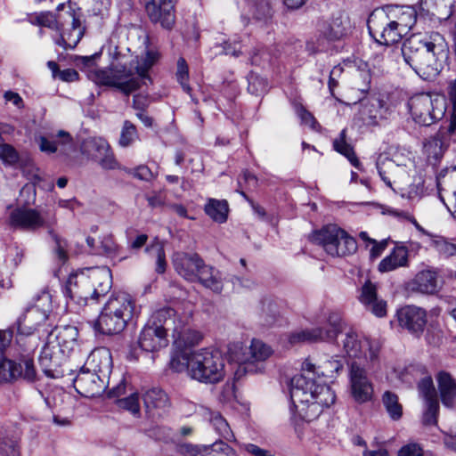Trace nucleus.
<instances>
[{"label": "nucleus", "mask_w": 456, "mask_h": 456, "mask_svg": "<svg viewBox=\"0 0 456 456\" xmlns=\"http://www.w3.org/2000/svg\"><path fill=\"white\" fill-rule=\"evenodd\" d=\"M204 287L219 293L223 289V282L220 273L212 266L203 263L198 276V280Z\"/></svg>", "instance_id": "nucleus-40"}, {"label": "nucleus", "mask_w": 456, "mask_h": 456, "mask_svg": "<svg viewBox=\"0 0 456 456\" xmlns=\"http://www.w3.org/2000/svg\"><path fill=\"white\" fill-rule=\"evenodd\" d=\"M287 338L291 346L302 343H314L326 339L325 334L321 328L297 330L289 333Z\"/></svg>", "instance_id": "nucleus-39"}, {"label": "nucleus", "mask_w": 456, "mask_h": 456, "mask_svg": "<svg viewBox=\"0 0 456 456\" xmlns=\"http://www.w3.org/2000/svg\"><path fill=\"white\" fill-rule=\"evenodd\" d=\"M0 159L4 163L13 165L18 162L19 155L16 150L10 144H0Z\"/></svg>", "instance_id": "nucleus-58"}, {"label": "nucleus", "mask_w": 456, "mask_h": 456, "mask_svg": "<svg viewBox=\"0 0 456 456\" xmlns=\"http://www.w3.org/2000/svg\"><path fill=\"white\" fill-rule=\"evenodd\" d=\"M56 223L53 216L51 220L45 221L41 213L35 208L20 207L10 212L8 224L14 229L24 231H36L45 226H51Z\"/></svg>", "instance_id": "nucleus-16"}, {"label": "nucleus", "mask_w": 456, "mask_h": 456, "mask_svg": "<svg viewBox=\"0 0 456 456\" xmlns=\"http://www.w3.org/2000/svg\"><path fill=\"white\" fill-rule=\"evenodd\" d=\"M207 449L210 451L209 452L212 456H230L233 454V450L222 441L215 442L211 445L207 446Z\"/></svg>", "instance_id": "nucleus-62"}, {"label": "nucleus", "mask_w": 456, "mask_h": 456, "mask_svg": "<svg viewBox=\"0 0 456 456\" xmlns=\"http://www.w3.org/2000/svg\"><path fill=\"white\" fill-rule=\"evenodd\" d=\"M185 316H183L184 318ZM182 316H176V312L170 307H164L156 311L149 319L148 323L155 324L158 328L165 330L166 334L171 330L172 333L177 330L178 319Z\"/></svg>", "instance_id": "nucleus-33"}, {"label": "nucleus", "mask_w": 456, "mask_h": 456, "mask_svg": "<svg viewBox=\"0 0 456 456\" xmlns=\"http://www.w3.org/2000/svg\"><path fill=\"white\" fill-rule=\"evenodd\" d=\"M118 407L127 410L134 415L137 414L140 411L139 395L137 393H132L127 397L118 400Z\"/></svg>", "instance_id": "nucleus-57"}, {"label": "nucleus", "mask_w": 456, "mask_h": 456, "mask_svg": "<svg viewBox=\"0 0 456 456\" xmlns=\"http://www.w3.org/2000/svg\"><path fill=\"white\" fill-rule=\"evenodd\" d=\"M51 311V296L47 292H42L35 304L18 317L12 329L16 330V346L22 352L32 354L43 338L53 337V327L49 322Z\"/></svg>", "instance_id": "nucleus-3"}, {"label": "nucleus", "mask_w": 456, "mask_h": 456, "mask_svg": "<svg viewBox=\"0 0 456 456\" xmlns=\"http://www.w3.org/2000/svg\"><path fill=\"white\" fill-rule=\"evenodd\" d=\"M81 153L87 159L95 160L107 170L120 168L118 160L106 139L90 137L84 140L80 146Z\"/></svg>", "instance_id": "nucleus-15"}, {"label": "nucleus", "mask_w": 456, "mask_h": 456, "mask_svg": "<svg viewBox=\"0 0 456 456\" xmlns=\"http://www.w3.org/2000/svg\"><path fill=\"white\" fill-rule=\"evenodd\" d=\"M156 59L154 53L147 52L140 59L132 60L129 67L125 61L112 64L109 69L94 68L88 71V77L95 84L114 87L129 95L141 86V83L146 84V80H151L148 71Z\"/></svg>", "instance_id": "nucleus-4"}, {"label": "nucleus", "mask_w": 456, "mask_h": 456, "mask_svg": "<svg viewBox=\"0 0 456 456\" xmlns=\"http://www.w3.org/2000/svg\"><path fill=\"white\" fill-rule=\"evenodd\" d=\"M388 108L383 100L370 98L361 103L359 115L367 126H377L388 118Z\"/></svg>", "instance_id": "nucleus-24"}, {"label": "nucleus", "mask_w": 456, "mask_h": 456, "mask_svg": "<svg viewBox=\"0 0 456 456\" xmlns=\"http://www.w3.org/2000/svg\"><path fill=\"white\" fill-rule=\"evenodd\" d=\"M78 331L74 326H65L60 329H53V341L60 345V347L67 354L72 351L77 345Z\"/></svg>", "instance_id": "nucleus-36"}, {"label": "nucleus", "mask_w": 456, "mask_h": 456, "mask_svg": "<svg viewBox=\"0 0 456 456\" xmlns=\"http://www.w3.org/2000/svg\"><path fill=\"white\" fill-rule=\"evenodd\" d=\"M333 148L336 151L344 155L354 167L360 168L361 163L357 159L353 147L346 142V129H343L340 132L339 136L333 141Z\"/></svg>", "instance_id": "nucleus-46"}, {"label": "nucleus", "mask_w": 456, "mask_h": 456, "mask_svg": "<svg viewBox=\"0 0 456 456\" xmlns=\"http://www.w3.org/2000/svg\"><path fill=\"white\" fill-rule=\"evenodd\" d=\"M287 338L291 346L302 343H314L326 339L325 334L321 328L297 330L289 333Z\"/></svg>", "instance_id": "nucleus-38"}, {"label": "nucleus", "mask_w": 456, "mask_h": 456, "mask_svg": "<svg viewBox=\"0 0 456 456\" xmlns=\"http://www.w3.org/2000/svg\"><path fill=\"white\" fill-rule=\"evenodd\" d=\"M436 248L439 254L445 257L456 255V244L451 243L445 240H436Z\"/></svg>", "instance_id": "nucleus-64"}, {"label": "nucleus", "mask_w": 456, "mask_h": 456, "mask_svg": "<svg viewBox=\"0 0 456 456\" xmlns=\"http://www.w3.org/2000/svg\"><path fill=\"white\" fill-rule=\"evenodd\" d=\"M370 34L380 44L391 45L399 42L403 36L386 7L375 9L368 19Z\"/></svg>", "instance_id": "nucleus-12"}, {"label": "nucleus", "mask_w": 456, "mask_h": 456, "mask_svg": "<svg viewBox=\"0 0 456 456\" xmlns=\"http://www.w3.org/2000/svg\"><path fill=\"white\" fill-rule=\"evenodd\" d=\"M345 232V230L336 224H328L320 231L315 232L313 234L312 240L314 242L322 246L324 250L328 253V245L338 244L339 240H343Z\"/></svg>", "instance_id": "nucleus-34"}, {"label": "nucleus", "mask_w": 456, "mask_h": 456, "mask_svg": "<svg viewBox=\"0 0 456 456\" xmlns=\"http://www.w3.org/2000/svg\"><path fill=\"white\" fill-rule=\"evenodd\" d=\"M328 324L330 329L328 330L324 334L327 340H333L337 338L338 333L343 331V323L341 317L337 313H330L328 316Z\"/></svg>", "instance_id": "nucleus-53"}, {"label": "nucleus", "mask_w": 456, "mask_h": 456, "mask_svg": "<svg viewBox=\"0 0 456 456\" xmlns=\"http://www.w3.org/2000/svg\"><path fill=\"white\" fill-rule=\"evenodd\" d=\"M448 135L447 132L440 130L424 143V151L428 159L437 160L443 156L445 148L448 146Z\"/></svg>", "instance_id": "nucleus-37"}, {"label": "nucleus", "mask_w": 456, "mask_h": 456, "mask_svg": "<svg viewBox=\"0 0 456 456\" xmlns=\"http://www.w3.org/2000/svg\"><path fill=\"white\" fill-rule=\"evenodd\" d=\"M146 411L152 417L160 416L169 406V399L165 391L159 387L147 389L142 395Z\"/></svg>", "instance_id": "nucleus-31"}, {"label": "nucleus", "mask_w": 456, "mask_h": 456, "mask_svg": "<svg viewBox=\"0 0 456 456\" xmlns=\"http://www.w3.org/2000/svg\"><path fill=\"white\" fill-rule=\"evenodd\" d=\"M408 265V250L405 247H395L391 253L379 264L380 273L394 271Z\"/></svg>", "instance_id": "nucleus-35"}, {"label": "nucleus", "mask_w": 456, "mask_h": 456, "mask_svg": "<svg viewBox=\"0 0 456 456\" xmlns=\"http://www.w3.org/2000/svg\"><path fill=\"white\" fill-rule=\"evenodd\" d=\"M112 285L110 270L106 266L91 267L69 277L64 287L65 296L78 305L96 303Z\"/></svg>", "instance_id": "nucleus-5"}, {"label": "nucleus", "mask_w": 456, "mask_h": 456, "mask_svg": "<svg viewBox=\"0 0 456 456\" xmlns=\"http://www.w3.org/2000/svg\"><path fill=\"white\" fill-rule=\"evenodd\" d=\"M106 379L83 367L74 379V387L85 397H94L105 390Z\"/></svg>", "instance_id": "nucleus-19"}, {"label": "nucleus", "mask_w": 456, "mask_h": 456, "mask_svg": "<svg viewBox=\"0 0 456 456\" xmlns=\"http://www.w3.org/2000/svg\"><path fill=\"white\" fill-rule=\"evenodd\" d=\"M439 395L443 405L452 409L456 406V381L446 371H440L436 375Z\"/></svg>", "instance_id": "nucleus-32"}, {"label": "nucleus", "mask_w": 456, "mask_h": 456, "mask_svg": "<svg viewBox=\"0 0 456 456\" xmlns=\"http://www.w3.org/2000/svg\"><path fill=\"white\" fill-rule=\"evenodd\" d=\"M189 317L178 319L177 330L172 333L174 344L181 350L198 345L202 339L201 334L188 326Z\"/></svg>", "instance_id": "nucleus-29"}, {"label": "nucleus", "mask_w": 456, "mask_h": 456, "mask_svg": "<svg viewBox=\"0 0 456 456\" xmlns=\"http://www.w3.org/2000/svg\"><path fill=\"white\" fill-rule=\"evenodd\" d=\"M134 301L126 292L111 295L99 314L94 328L104 335L118 334L124 330L132 319Z\"/></svg>", "instance_id": "nucleus-7"}, {"label": "nucleus", "mask_w": 456, "mask_h": 456, "mask_svg": "<svg viewBox=\"0 0 456 456\" xmlns=\"http://www.w3.org/2000/svg\"><path fill=\"white\" fill-rule=\"evenodd\" d=\"M41 151L47 154L57 153L60 156H69L76 150L73 136L65 130H58L37 139Z\"/></svg>", "instance_id": "nucleus-17"}, {"label": "nucleus", "mask_w": 456, "mask_h": 456, "mask_svg": "<svg viewBox=\"0 0 456 456\" xmlns=\"http://www.w3.org/2000/svg\"><path fill=\"white\" fill-rule=\"evenodd\" d=\"M18 436L16 434L0 427V456H19Z\"/></svg>", "instance_id": "nucleus-42"}, {"label": "nucleus", "mask_w": 456, "mask_h": 456, "mask_svg": "<svg viewBox=\"0 0 456 456\" xmlns=\"http://www.w3.org/2000/svg\"><path fill=\"white\" fill-rule=\"evenodd\" d=\"M382 403L394 420L399 419L403 415V407L398 402V396L390 391H386L382 396Z\"/></svg>", "instance_id": "nucleus-48"}, {"label": "nucleus", "mask_w": 456, "mask_h": 456, "mask_svg": "<svg viewBox=\"0 0 456 456\" xmlns=\"http://www.w3.org/2000/svg\"><path fill=\"white\" fill-rule=\"evenodd\" d=\"M398 456H424V451L419 444L410 443L401 447Z\"/></svg>", "instance_id": "nucleus-63"}, {"label": "nucleus", "mask_w": 456, "mask_h": 456, "mask_svg": "<svg viewBox=\"0 0 456 456\" xmlns=\"http://www.w3.org/2000/svg\"><path fill=\"white\" fill-rule=\"evenodd\" d=\"M49 234L51 235L52 239L53 240L55 243V253L57 257L60 261L65 262L68 258L66 248H67V241L61 238L59 235H57L53 231L50 230Z\"/></svg>", "instance_id": "nucleus-59"}, {"label": "nucleus", "mask_w": 456, "mask_h": 456, "mask_svg": "<svg viewBox=\"0 0 456 456\" xmlns=\"http://www.w3.org/2000/svg\"><path fill=\"white\" fill-rule=\"evenodd\" d=\"M438 273L435 269H426L419 272L409 282V288L412 291L422 294H435L441 289Z\"/></svg>", "instance_id": "nucleus-27"}, {"label": "nucleus", "mask_w": 456, "mask_h": 456, "mask_svg": "<svg viewBox=\"0 0 456 456\" xmlns=\"http://www.w3.org/2000/svg\"><path fill=\"white\" fill-rule=\"evenodd\" d=\"M17 350L20 355V362L4 359L0 362V383L9 382L17 379H22L28 382H34L37 378L31 354H27L19 347Z\"/></svg>", "instance_id": "nucleus-14"}, {"label": "nucleus", "mask_w": 456, "mask_h": 456, "mask_svg": "<svg viewBox=\"0 0 456 456\" xmlns=\"http://www.w3.org/2000/svg\"><path fill=\"white\" fill-rule=\"evenodd\" d=\"M370 371L366 364L351 362L349 366V392L353 400L358 404L372 402L374 398V386L368 377Z\"/></svg>", "instance_id": "nucleus-13"}, {"label": "nucleus", "mask_w": 456, "mask_h": 456, "mask_svg": "<svg viewBox=\"0 0 456 456\" xmlns=\"http://www.w3.org/2000/svg\"><path fill=\"white\" fill-rule=\"evenodd\" d=\"M140 140L136 126L129 120L123 123L120 135L118 139V145L121 148H128L133 146Z\"/></svg>", "instance_id": "nucleus-47"}, {"label": "nucleus", "mask_w": 456, "mask_h": 456, "mask_svg": "<svg viewBox=\"0 0 456 456\" xmlns=\"http://www.w3.org/2000/svg\"><path fill=\"white\" fill-rule=\"evenodd\" d=\"M399 189L402 191L403 197H405L411 200H419L428 194L425 178L421 175H417L413 176L411 183L406 184L404 186H400Z\"/></svg>", "instance_id": "nucleus-41"}, {"label": "nucleus", "mask_w": 456, "mask_h": 456, "mask_svg": "<svg viewBox=\"0 0 456 456\" xmlns=\"http://www.w3.org/2000/svg\"><path fill=\"white\" fill-rule=\"evenodd\" d=\"M81 12H76L70 5L61 4L58 7L57 14L41 13L37 17L40 26L60 31V38L56 44L63 48L73 49L84 36L85 27L81 21Z\"/></svg>", "instance_id": "nucleus-6"}, {"label": "nucleus", "mask_w": 456, "mask_h": 456, "mask_svg": "<svg viewBox=\"0 0 456 456\" xmlns=\"http://www.w3.org/2000/svg\"><path fill=\"white\" fill-rule=\"evenodd\" d=\"M276 305L271 300H264L262 302L260 316L264 324L271 325L276 318Z\"/></svg>", "instance_id": "nucleus-56"}, {"label": "nucleus", "mask_w": 456, "mask_h": 456, "mask_svg": "<svg viewBox=\"0 0 456 456\" xmlns=\"http://www.w3.org/2000/svg\"><path fill=\"white\" fill-rule=\"evenodd\" d=\"M396 316L400 326L416 336L423 332L427 324L426 311L415 305H406L399 309Z\"/></svg>", "instance_id": "nucleus-22"}, {"label": "nucleus", "mask_w": 456, "mask_h": 456, "mask_svg": "<svg viewBox=\"0 0 456 456\" xmlns=\"http://www.w3.org/2000/svg\"><path fill=\"white\" fill-rule=\"evenodd\" d=\"M408 108L415 123L430 126L444 116L446 100L441 94L423 93L411 97Z\"/></svg>", "instance_id": "nucleus-11"}, {"label": "nucleus", "mask_w": 456, "mask_h": 456, "mask_svg": "<svg viewBox=\"0 0 456 456\" xmlns=\"http://www.w3.org/2000/svg\"><path fill=\"white\" fill-rule=\"evenodd\" d=\"M426 340L428 345L437 347L444 342V332L441 329L431 327L428 330L426 334Z\"/></svg>", "instance_id": "nucleus-61"}, {"label": "nucleus", "mask_w": 456, "mask_h": 456, "mask_svg": "<svg viewBox=\"0 0 456 456\" xmlns=\"http://www.w3.org/2000/svg\"><path fill=\"white\" fill-rule=\"evenodd\" d=\"M205 212L215 222L223 224L228 217V202L224 200L209 199L205 206Z\"/></svg>", "instance_id": "nucleus-44"}, {"label": "nucleus", "mask_w": 456, "mask_h": 456, "mask_svg": "<svg viewBox=\"0 0 456 456\" xmlns=\"http://www.w3.org/2000/svg\"><path fill=\"white\" fill-rule=\"evenodd\" d=\"M377 168L381 180L389 188H393V183L403 185V180L405 177L406 171L403 166L397 165L388 158H379L377 162Z\"/></svg>", "instance_id": "nucleus-28"}, {"label": "nucleus", "mask_w": 456, "mask_h": 456, "mask_svg": "<svg viewBox=\"0 0 456 456\" xmlns=\"http://www.w3.org/2000/svg\"><path fill=\"white\" fill-rule=\"evenodd\" d=\"M390 19L395 20V24L401 32L402 36H406L413 28L417 21V10L411 5H387Z\"/></svg>", "instance_id": "nucleus-26"}, {"label": "nucleus", "mask_w": 456, "mask_h": 456, "mask_svg": "<svg viewBox=\"0 0 456 456\" xmlns=\"http://www.w3.org/2000/svg\"><path fill=\"white\" fill-rule=\"evenodd\" d=\"M176 452L182 456H212L207 445H198L187 443L179 444Z\"/></svg>", "instance_id": "nucleus-51"}, {"label": "nucleus", "mask_w": 456, "mask_h": 456, "mask_svg": "<svg viewBox=\"0 0 456 456\" xmlns=\"http://www.w3.org/2000/svg\"><path fill=\"white\" fill-rule=\"evenodd\" d=\"M401 53L405 63L424 80L435 79L449 58L448 44L438 32L411 36L403 43Z\"/></svg>", "instance_id": "nucleus-2"}, {"label": "nucleus", "mask_w": 456, "mask_h": 456, "mask_svg": "<svg viewBox=\"0 0 456 456\" xmlns=\"http://www.w3.org/2000/svg\"><path fill=\"white\" fill-rule=\"evenodd\" d=\"M361 304L365 309L377 317L387 315V302L377 295V287L374 283L367 281L361 288L358 297Z\"/></svg>", "instance_id": "nucleus-25"}, {"label": "nucleus", "mask_w": 456, "mask_h": 456, "mask_svg": "<svg viewBox=\"0 0 456 456\" xmlns=\"http://www.w3.org/2000/svg\"><path fill=\"white\" fill-rule=\"evenodd\" d=\"M347 20L342 17L333 18L330 21L322 23V34L329 40L340 39L346 33Z\"/></svg>", "instance_id": "nucleus-43"}, {"label": "nucleus", "mask_w": 456, "mask_h": 456, "mask_svg": "<svg viewBox=\"0 0 456 456\" xmlns=\"http://www.w3.org/2000/svg\"><path fill=\"white\" fill-rule=\"evenodd\" d=\"M176 78L183 91L187 94H191V87L187 84L189 78L188 65L183 58H179L177 61Z\"/></svg>", "instance_id": "nucleus-55"}, {"label": "nucleus", "mask_w": 456, "mask_h": 456, "mask_svg": "<svg viewBox=\"0 0 456 456\" xmlns=\"http://www.w3.org/2000/svg\"><path fill=\"white\" fill-rule=\"evenodd\" d=\"M210 421L214 429L221 437L227 441H232L234 439V435L228 422L220 414H215Z\"/></svg>", "instance_id": "nucleus-50"}, {"label": "nucleus", "mask_w": 456, "mask_h": 456, "mask_svg": "<svg viewBox=\"0 0 456 456\" xmlns=\"http://www.w3.org/2000/svg\"><path fill=\"white\" fill-rule=\"evenodd\" d=\"M47 342L44 346L40 356L39 364L44 373L50 377L56 379L61 375L59 368L65 361L67 354L60 347V345L53 341V337H45Z\"/></svg>", "instance_id": "nucleus-18"}, {"label": "nucleus", "mask_w": 456, "mask_h": 456, "mask_svg": "<svg viewBox=\"0 0 456 456\" xmlns=\"http://www.w3.org/2000/svg\"><path fill=\"white\" fill-rule=\"evenodd\" d=\"M112 367V359L110 352L101 347L94 349L89 354L84 368L90 371L101 374L103 378H108Z\"/></svg>", "instance_id": "nucleus-30"}, {"label": "nucleus", "mask_w": 456, "mask_h": 456, "mask_svg": "<svg viewBox=\"0 0 456 456\" xmlns=\"http://www.w3.org/2000/svg\"><path fill=\"white\" fill-rule=\"evenodd\" d=\"M145 9L153 23H159L166 29L175 24V6L173 0H144Z\"/></svg>", "instance_id": "nucleus-21"}, {"label": "nucleus", "mask_w": 456, "mask_h": 456, "mask_svg": "<svg viewBox=\"0 0 456 456\" xmlns=\"http://www.w3.org/2000/svg\"><path fill=\"white\" fill-rule=\"evenodd\" d=\"M228 353L230 359L236 362L234 379L240 380L247 374L263 372L273 350L263 341L252 339L248 347L239 342L230 345Z\"/></svg>", "instance_id": "nucleus-8"}, {"label": "nucleus", "mask_w": 456, "mask_h": 456, "mask_svg": "<svg viewBox=\"0 0 456 456\" xmlns=\"http://www.w3.org/2000/svg\"><path fill=\"white\" fill-rule=\"evenodd\" d=\"M138 345L145 352H157L168 345L167 334L155 324L147 322L140 332Z\"/></svg>", "instance_id": "nucleus-23"}, {"label": "nucleus", "mask_w": 456, "mask_h": 456, "mask_svg": "<svg viewBox=\"0 0 456 456\" xmlns=\"http://www.w3.org/2000/svg\"><path fill=\"white\" fill-rule=\"evenodd\" d=\"M226 374L224 359L218 350L202 348L192 352L191 378L205 384L222 381Z\"/></svg>", "instance_id": "nucleus-9"}, {"label": "nucleus", "mask_w": 456, "mask_h": 456, "mask_svg": "<svg viewBox=\"0 0 456 456\" xmlns=\"http://www.w3.org/2000/svg\"><path fill=\"white\" fill-rule=\"evenodd\" d=\"M192 358V352H181L175 354L170 362L172 370L176 372L186 371L187 375L191 378V360Z\"/></svg>", "instance_id": "nucleus-49"}, {"label": "nucleus", "mask_w": 456, "mask_h": 456, "mask_svg": "<svg viewBox=\"0 0 456 456\" xmlns=\"http://www.w3.org/2000/svg\"><path fill=\"white\" fill-rule=\"evenodd\" d=\"M418 389L424 401L437 399L436 392L431 377L428 376L421 379L418 384Z\"/></svg>", "instance_id": "nucleus-54"}, {"label": "nucleus", "mask_w": 456, "mask_h": 456, "mask_svg": "<svg viewBox=\"0 0 456 456\" xmlns=\"http://www.w3.org/2000/svg\"><path fill=\"white\" fill-rule=\"evenodd\" d=\"M101 253L105 254L108 256H113L117 254L118 246L115 242L111 235L103 236L101 240ZM95 253H100L98 250H94Z\"/></svg>", "instance_id": "nucleus-60"}, {"label": "nucleus", "mask_w": 456, "mask_h": 456, "mask_svg": "<svg viewBox=\"0 0 456 456\" xmlns=\"http://www.w3.org/2000/svg\"><path fill=\"white\" fill-rule=\"evenodd\" d=\"M339 343L342 345L345 354L354 360L352 362L366 364L370 370L379 369V347L368 338L349 328L345 330Z\"/></svg>", "instance_id": "nucleus-10"}, {"label": "nucleus", "mask_w": 456, "mask_h": 456, "mask_svg": "<svg viewBox=\"0 0 456 456\" xmlns=\"http://www.w3.org/2000/svg\"><path fill=\"white\" fill-rule=\"evenodd\" d=\"M439 412V403L437 399L425 401V411L423 413V423L425 425H436Z\"/></svg>", "instance_id": "nucleus-52"}, {"label": "nucleus", "mask_w": 456, "mask_h": 456, "mask_svg": "<svg viewBox=\"0 0 456 456\" xmlns=\"http://www.w3.org/2000/svg\"><path fill=\"white\" fill-rule=\"evenodd\" d=\"M343 369L339 356L322 361L318 365L305 359L301 372L290 380V400L294 417L305 421L316 419L324 408L335 403L336 395L332 389L320 380V376L334 378Z\"/></svg>", "instance_id": "nucleus-1"}, {"label": "nucleus", "mask_w": 456, "mask_h": 456, "mask_svg": "<svg viewBox=\"0 0 456 456\" xmlns=\"http://www.w3.org/2000/svg\"><path fill=\"white\" fill-rule=\"evenodd\" d=\"M357 249V243L354 238L346 232L343 240H339L338 244L328 245V254L332 256H343L354 253Z\"/></svg>", "instance_id": "nucleus-45"}, {"label": "nucleus", "mask_w": 456, "mask_h": 456, "mask_svg": "<svg viewBox=\"0 0 456 456\" xmlns=\"http://www.w3.org/2000/svg\"><path fill=\"white\" fill-rule=\"evenodd\" d=\"M172 262L175 272L189 281H197L203 259L197 253L175 252Z\"/></svg>", "instance_id": "nucleus-20"}]
</instances>
